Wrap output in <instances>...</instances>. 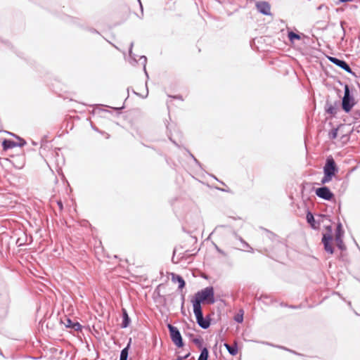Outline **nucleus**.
Instances as JSON below:
<instances>
[{
    "mask_svg": "<svg viewBox=\"0 0 360 360\" xmlns=\"http://www.w3.org/2000/svg\"><path fill=\"white\" fill-rule=\"evenodd\" d=\"M198 302L200 305L202 302L213 304L214 302V289L212 287H207L200 291H198L194 299L192 300L193 305Z\"/></svg>",
    "mask_w": 360,
    "mask_h": 360,
    "instance_id": "1",
    "label": "nucleus"
},
{
    "mask_svg": "<svg viewBox=\"0 0 360 360\" xmlns=\"http://www.w3.org/2000/svg\"><path fill=\"white\" fill-rule=\"evenodd\" d=\"M338 169L335 162L333 158H328L323 167L324 176L321 180V184H325L332 180L333 176L335 175Z\"/></svg>",
    "mask_w": 360,
    "mask_h": 360,
    "instance_id": "2",
    "label": "nucleus"
},
{
    "mask_svg": "<svg viewBox=\"0 0 360 360\" xmlns=\"http://www.w3.org/2000/svg\"><path fill=\"white\" fill-rule=\"evenodd\" d=\"M193 307V312L195 315L198 325L204 329L207 328L210 326V323L209 320L203 318L201 305H198V302H197L196 304H194Z\"/></svg>",
    "mask_w": 360,
    "mask_h": 360,
    "instance_id": "3",
    "label": "nucleus"
},
{
    "mask_svg": "<svg viewBox=\"0 0 360 360\" xmlns=\"http://www.w3.org/2000/svg\"><path fill=\"white\" fill-rule=\"evenodd\" d=\"M354 105V99L349 95V89L347 85L345 86V95L342 98V109L348 112Z\"/></svg>",
    "mask_w": 360,
    "mask_h": 360,
    "instance_id": "4",
    "label": "nucleus"
},
{
    "mask_svg": "<svg viewBox=\"0 0 360 360\" xmlns=\"http://www.w3.org/2000/svg\"><path fill=\"white\" fill-rule=\"evenodd\" d=\"M167 328L169 330L170 337L174 344L178 347H183L184 344L182 338L179 330L171 324H168Z\"/></svg>",
    "mask_w": 360,
    "mask_h": 360,
    "instance_id": "5",
    "label": "nucleus"
},
{
    "mask_svg": "<svg viewBox=\"0 0 360 360\" xmlns=\"http://www.w3.org/2000/svg\"><path fill=\"white\" fill-rule=\"evenodd\" d=\"M315 193L318 197L326 200H330L334 197L333 193L326 186L316 188Z\"/></svg>",
    "mask_w": 360,
    "mask_h": 360,
    "instance_id": "6",
    "label": "nucleus"
},
{
    "mask_svg": "<svg viewBox=\"0 0 360 360\" xmlns=\"http://www.w3.org/2000/svg\"><path fill=\"white\" fill-rule=\"evenodd\" d=\"M17 138L20 140V143H18L11 140L4 139L2 141L3 150L6 151L8 149L13 148L17 146H23L26 143L25 141L23 139H21L18 136H17Z\"/></svg>",
    "mask_w": 360,
    "mask_h": 360,
    "instance_id": "7",
    "label": "nucleus"
},
{
    "mask_svg": "<svg viewBox=\"0 0 360 360\" xmlns=\"http://www.w3.org/2000/svg\"><path fill=\"white\" fill-rule=\"evenodd\" d=\"M333 237L330 233L323 234L322 243L326 252L332 255L333 253V248L332 246Z\"/></svg>",
    "mask_w": 360,
    "mask_h": 360,
    "instance_id": "8",
    "label": "nucleus"
},
{
    "mask_svg": "<svg viewBox=\"0 0 360 360\" xmlns=\"http://www.w3.org/2000/svg\"><path fill=\"white\" fill-rule=\"evenodd\" d=\"M256 7L257 10L264 14V15H270L271 13V7L269 3L266 1H259L256 4Z\"/></svg>",
    "mask_w": 360,
    "mask_h": 360,
    "instance_id": "9",
    "label": "nucleus"
},
{
    "mask_svg": "<svg viewBox=\"0 0 360 360\" xmlns=\"http://www.w3.org/2000/svg\"><path fill=\"white\" fill-rule=\"evenodd\" d=\"M329 60L331 61L333 63L337 65L338 66L340 67L345 71L348 72H352L350 67L345 61L339 60L334 57H329Z\"/></svg>",
    "mask_w": 360,
    "mask_h": 360,
    "instance_id": "10",
    "label": "nucleus"
},
{
    "mask_svg": "<svg viewBox=\"0 0 360 360\" xmlns=\"http://www.w3.org/2000/svg\"><path fill=\"white\" fill-rule=\"evenodd\" d=\"M342 235H343V231L342 230L341 225L339 224L338 226V228L336 230L335 241H336L337 246L340 249H342L343 246H344L343 241L342 239Z\"/></svg>",
    "mask_w": 360,
    "mask_h": 360,
    "instance_id": "11",
    "label": "nucleus"
},
{
    "mask_svg": "<svg viewBox=\"0 0 360 360\" xmlns=\"http://www.w3.org/2000/svg\"><path fill=\"white\" fill-rule=\"evenodd\" d=\"M172 280L173 282H174V283L177 282L179 283V289H182L184 288L185 281L181 276L172 274Z\"/></svg>",
    "mask_w": 360,
    "mask_h": 360,
    "instance_id": "12",
    "label": "nucleus"
},
{
    "mask_svg": "<svg viewBox=\"0 0 360 360\" xmlns=\"http://www.w3.org/2000/svg\"><path fill=\"white\" fill-rule=\"evenodd\" d=\"M224 347L226 348L228 352L233 356H236L238 352L237 343L236 342L233 345H229V344L225 343Z\"/></svg>",
    "mask_w": 360,
    "mask_h": 360,
    "instance_id": "13",
    "label": "nucleus"
},
{
    "mask_svg": "<svg viewBox=\"0 0 360 360\" xmlns=\"http://www.w3.org/2000/svg\"><path fill=\"white\" fill-rule=\"evenodd\" d=\"M208 350L207 348H204L200 353V355L198 360H207L208 358Z\"/></svg>",
    "mask_w": 360,
    "mask_h": 360,
    "instance_id": "14",
    "label": "nucleus"
},
{
    "mask_svg": "<svg viewBox=\"0 0 360 360\" xmlns=\"http://www.w3.org/2000/svg\"><path fill=\"white\" fill-rule=\"evenodd\" d=\"M307 221L309 224H311L312 227H314V215L309 212L307 214Z\"/></svg>",
    "mask_w": 360,
    "mask_h": 360,
    "instance_id": "15",
    "label": "nucleus"
},
{
    "mask_svg": "<svg viewBox=\"0 0 360 360\" xmlns=\"http://www.w3.org/2000/svg\"><path fill=\"white\" fill-rule=\"evenodd\" d=\"M128 357V347L123 349L120 354V360H127Z\"/></svg>",
    "mask_w": 360,
    "mask_h": 360,
    "instance_id": "16",
    "label": "nucleus"
},
{
    "mask_svg": "<svg viewBox=\"0 0 360 360\" xmlns=\"http://www.w3.org/2000/svg\"><path fill=\"white\" fill-rule=\"evenodd\" d=\"M129 316H128L127 312L124 311V320H123V322L122 323V328L127 327L128 325H129Z\"/></svg>",
    "mask_w": 360,
    "mask_h": 360,
    "instance_id": "17",
    "label": "nucleus"
},
{
    "mask_svg": "<svg viewBox=\"0 0 360 360\" xmlns=\"http://www.w3.org/2000/svg\"><path fill=\"white\" fill-rule=\"evenodd\" d=\"M288 38L291 41H293L295 39H300V37L293 32H290L288 33Z\"/></svg>",
    "mask_w": 360,
    "mask_h": 360,
    "instance_id": "18",
    "label": "nucleus"
},
{
    "mask_svg": "<svg viewBox=\"0 0 360 360\" xmlns=\"http://www.w3.org/2000/svg\"><path fill=\"white\" fill-rule=\"evenodd\" d=\"M72 328H74L75 330H79L81 329V325L79 323H74L72 326Z\"/></svg>",
    "mask_w": 360,
    "mask_h": 360,
    "instance_id": "19",
    "label": "nucleus"
},
{
    "mask_svg": "<svg viewBox=\"0 0 360 360\" xmlns=\"http://www.w3.org/2000/svg\"><path fill=\"white\" fill-rule=\"evenodd\" d=\"M235 320L238 322V323H241L243 320V314H238L237 316H235Z\"/></svg>",
    "mask_w": 360,
    "mask_h": 360,
    "instance_id": "20",
    "label": "nucleus"
},
{
    "mask_svg": "<svg viewBox=\"0 0 360 360\" xmlns=\"http://www.w3.org/2000/svg\"><path fill=\"white\" fill-rule=\"evenodd\" d=\"M74 323L69 319H66V323H65V325L67 326V327H69V328H72V326Z\"/></svg>",
    "mask_w": 360,
    "mask_h": 360,
    "instance_id": "21",
    "label": "nucleus"
},
{
    "mask_svg": "<svg viewBox=\"0 0 360 360\" xmlns=\"http://www.w3.org/2000/svg\"><path fill=\"white\" fill-rule=\"evenodd\" d=\"M57 203H58V205L60 210H62L63 207L62 202L61 201H58Z\"/></svg>",
    "mask_w": 360,
    "mask_h": 360,
    "instance_id": "22",
    "label": "nucleus"
},
{
    "mask_svg": "<svg viewBox=\"0 0 360 360\" xmlns=\"http://www.w3.org/2000/svg\"><path fill=\"white\" fill-rule=\"evenodd\" d=\"M173 98H178V99H180V100H183V98H182V97L181 96H173Z\"/></svg>",
    "mask_w": 360,
    "mask_h": 360,
    "instance_id": "23",
    "label": "nucleus"
},
{
    "mask_svg": "<svg viewBox=\"0 0 360 360\" xmlns=\"http://www.w3.org/2000/svg\"><path fill=\"white\" fill-rule=\"evenodd\" d=\"M352 0H340V2L352 1Z\"/></svg>",
    "mask_w": 360,
    "mask_h": 360,
    "instance_id": "24",
    "label": "nucleus"
},
{
    "mask_svg": "<svg viewBox=\"0 0 360 360\" xmlns=\"http://www.w3.org/2000/svg\"><path fill=\"white\" fill-rule=\"evenodd\" d=\"M194 342H195V343H198V342H199V340H194Z\"/></svg>",
    "mask_w": 360,
    "mask_h": 360,
    "instance_id": "25",
    "label": "nucleus"
},
{
    "mask_svg": "<svg viewBox=\"0 0 360 360\" xmlns=\"http://www.w3.org/2000/svg\"><path fill=\"white\" fill-rule=\"evenodd\" d=\"M328 229L329 231L330 232L331 231V228L328 227Z\"/></svg>",
    "mask_w": 360,
    "mask_h": 360,
    "instance_id": "26",
    "label": "nucleus"
}]
</instances>
